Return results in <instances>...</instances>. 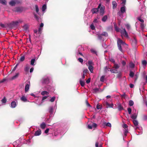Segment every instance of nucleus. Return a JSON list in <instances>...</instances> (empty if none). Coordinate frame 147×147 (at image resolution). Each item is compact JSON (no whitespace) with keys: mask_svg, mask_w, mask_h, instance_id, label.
Returning a JSON list of instances; mask_svg holds the SVG:
<instances>
[{"mask_svg":"<svg viewBox=\"0 0 147 147\" xmlns=\"http://www.w3.org/2000/svg\"><path fill=\"white\" fill-rule=\"evenodd\" d=\"M88 71L87 69H84L83 71V74L86 75V74L87 73V72Z\"/></svg>","mask_w":147,"mask_h":147,"instance_id":"45","label":"nucleus"},{"mask_svg":"<svg viewBox=\"0 0 147 147\" xmlns=\"http://www.w3.org/2000/svg\"><path fill=\"white\" fill-rule=\"evenodd\" d=\"M117 43L119 49L121 51H122L121 45H126L125 43L120 39L118 38L117 41Z\"/></svg>","mask_w":147,"mask_h":147,"instance_id":"2","label":"nucleus"},{"mask_svg":"<svg viewBox=\"0 0 147 147\" xmlns=\"http://www.w3.org/2000/svg\"><path fill=\"white\" fill-rule=\"evenodd\" d=\"M35 10L36 12L39 15V13L38 12L39 11V8L38 6L37 5H35Z\"/></svg>","mask_w":147,"mask_h":147,"instance_id":"24","label":"nucleus"},{"mask_svg":"<svg viewBox=\"0 0 147 147\" xmlns=\"http://www.w3.org/2000/svg\"><path fill=\"white\" fill-rule=\"evenodd\" d=\"M138 112L136 113H135L131 116V118L133 119H135L136 118L137 116Z\"/></svg>","mask_w":147,"mask_h":147,"instance_id":"12","label":"nucleus"},{"mask_svg":"<svg viewBox=\"0 0 147 147\" xmlns=\"http://www.w3.org/2000/svg\"><path fill=\"white\" fill-rule=\"evenodd\" d=\"M105 76H102L100 78V81L101 82H103L104 81Z\"/></svg>","mask_w":147,"mask_h":147,"instance_id":"37","label":"nucleus"},{"mask_svg":"<svg viewBox=\"0 0 147 147\" xmlns=\"http://www.w3.org/2000/svg\"><path fill=\"white\" fill-rule=\"evenodd\" d=\"M125 6H123L121 8L120 11L119 12L118 14L120 16H121L122 15V14L125 12Z\"/></svg>","mask_w":147,"mask_h":147,"instance_id":"5","label":"nucleus"},{"mask_svg":"<svg viewBox=\"0 0 147 147\" xmlns=\"http://www.w3.org/2000/svg\"><path fill=\"white\" fill-rule=\"evenodd\" d=\"M18 75H19V74L17 73L15 76H13L12 77V79H14L16 78H17L18 76Z\"/></svg>","mask_w":147,"mask_h":147,"instance_id":"43","label":"nucleus"},{"mask_svg":"<svg viewBox=\"0 0 147 147\" xmlns=\"http://www.w3.org/2000/svg\"><path fill=\"white\" fill-rule=\"evenodd\" d=\"M97 126V125L96 123H93L92 125H88V127L89 129H94Z\"/></svg>","mask_w":147,"mask_h":147,"instance_id":"8","label":"nucleus"},{"mask_svg":"<svg viewBox=\"0 0 147 147\" xmlns=\"http://www.w3.org/2000/svg\"><path fill=\"white\" fill-rule=\"evenodd\" d=\"M134 104V102L132 100H130L129 102V105L130 106H132Z\"/></svg>","mask_w":147,"mask_h":147,"instance_id":"31","label":"nucleus"},{"mask_svg":"<svg viewBox=\"0 0 147 147\" xmlns=\"http://www.w3.org/2000/svg\"><path fill=\"white\" fill-rule=\"evenodd\" d=\"M30 68V66L28 64L26 65L24 68V71L26 72H28L29 71V69Z\"/></svg>","mask_w":147,"mask_h":147,"instance_id":"9","label":"nucleus"},{"mask_svg":"<svg viewBox=\"0 0 147 147\" xmlns=\"http://www.w3.org/2000/svg\"><path fill=\"white\" fill-rule=\"evenodd\" d=\"M133 123L134 125L136 126L138 125V121L136 120H134L133 121Z\"/></svg>","mask_w":147,"mask_h":147,"instance_id":"22","label":"nucleus"},{"mask_svg":"<svg viewBox=\"0 0 147 147\" xmlns=\"http://www.w3.org/2000/svg\"><path fill=\"white\" fill-rule=\"evenodd\" d=\"M18 64H17L14 67L13 69V71H14L16 69L17 66H18Z\"/></svg>","mask_w":147,"mask_h":147,"instance_id":"58","label":"nucleus"},{"mask_svg":"<svg viewBox=\"0 0 147 147\" xmlns=\"http://www.w3.org/2000/svg\"><path fill=\"white\" fill-rule=\"evenodd\" d=\"M115 30L117 32H118L119 31L120 29L119 28L117 27V26H115Z\"/></svg>","mask_w":147,"mask_h":147,"instance_id":"49","label":"nucleus"},{"mask_svg":"<svg viewBox=\"0 0 147 147\" xmlns=\"http://www.w3.org/2000/svg\"><path fill=\"white\" fill-rule=\"evenodd\" d=\"M30 85L29 84H26L25 86V92H27L29 89Z\"/></svg>","mask_w":147,"mask_h":147,"instance_id":"17","label":"nucleus"},{"mask_svg":"<svg viewBox=\"0 0 147 147\" xmlns=\"http://www.w3.org/2000/svg\"><path fill=\"white\" fill-rule=\"evenodd\" d=\"M49 79L47 76L44 77L41 80V83L43 84H47L49 82Z\"/></svg>","mask_w":147,"mask_h":147,"instance_id":"4","label":"nucleus"},{"mask_svg":"<svg viewBox=\"0 0 147 147\" xmlns=\"http://www.w3.org/2000/svg\"><path fill=\"white\" fill-rule=\"evenodd\" d=\"M23 28L25 30H27L28 28V25H25L23 26Z\"/></svg>","mask_w":147,"mask_h":147,"instance_id":"52","label":"nucleus"},{"mask_svg":"<svg viewBox=\"0 0 147 147\" xmlns=\"http://www.w3.org/2000/svg\"><path fill=\"white\" fill-rule=\"evenodd\" d=\"M34 16L35 18L36 19V20H38L39 18H38V16L36 14H34Z\"/></svg>","mask_w":147,"mask_h":147,"instance_id":"57","label":"nucleus"},{"mask_svg":"<svg viewBox=\"0 0 147 147\" xmlns=\"http://www.w3.org/2000/svg\"><path fill=\"white\" fill-rule=\"evenodd\" d=\"M111 72L114 73H117V71L116 69H112L110 70Z\"/></svg>","mask_w":147,"mask_h":147,"instance_id":"26","label":"nucleus"},{"mask_svg":"<svg viewBox=\"0 0 147 147\" xmlns=\"http://www.w3.org/2000/svg\"><path fill=\"white\" fill-rule=\"evenodd\" d=\"M42 28L41 27H40L39 28L38 30V32L40 34V33L41 32V30H42Z\"/></svg>","mask_w":147,"mask_h":147,"instance_id":"55","label":"nucleus"},{"mask_svg":"<svg viewBox=\"0 0 147 147\" xmlns=\"http://www.w3.org/2000/svg\"><path fill=\"white\" fill-rule=\"evenodd\" d=\"M55 99V96L53 97L50 100V101L51 102H53L54 101Z\"/></svg>","mask_w":147,"mask_h":147,"instance_id":"40","label":"nucleus"},{"mask_svg":"<svg viewBox=\"0 0 147 147\" xmlns=\"http://www.w3.org/2000/svg\"><path fill=\"white\" fill-rule=\"evenodd\" d=\"M108 18V17L107 15H105L102 18V20L103 22L106 21Z\"/></svg>","mask_w":147,"mask_h":147,"instance_id":"21","label":"nucleus"},{"mask_svg":"<svg viewBox=\"0 0 147 147\" xmlns=\"http://www.w3.org/2000/svg\"><path fill=\"white\" fill-rule=\"evenodd\" d=\"M53 107H50L49 109V113H51V114H52L53 113Z\"/></svg>","mask_w":147,"mask_h":147,"instance_id":"27","label":"nucleus"},{"mask_svg":"<svg viewBox=\"0 0 147 147\" xmlns=\"http://www.w3.org/2000/svg\"><path fill=\"white\" fill-rule=\"evenodd\" d=\"M0 3L4 5H6L7 2L5 0H0Z\"/></svg>","mask_w":147,"mask_h":147,"instance_id":"15","label":"nucleus"},{"mask_svg":"<svg viewBox=\"0 0 147 147\" xmlns=\"http://www.w3.org/2000/svg\"><path fill=\"white\" fill-rule=\"evenodd\" d=\"M110 61L111 62L113 63L114 64L115 63V60L112 58H111L110 59Z\"/></svg>","mask_w":147,"mask_h":147,"instance_id":"54","label":"nucleus"},{"mask_svg":"<svg viewBox=\"0 0 147 147\" xmlns=\"http://www.w3.org/2000/svg\"><path fill=\"white\" fill-rule=\"evenodd\" d=\"M118 108L119 111H121L123 109V107L120 103H118Z\"/></svg>","mask_w":147,"mask_h":147,"instance_id":"16","label":"nucleus"},{"mask_svg":"<svg viewBox=\"0 0 147 147\" xmlns=\"http://www.w3.org/2000/svg\"><path fill=\"white\" fill-rule=\"evenodd\" d=\"M90 78H89L88 80H87L86 81V82L87 84L89 83L90 81Z\"/></svg>","mask_w":147,"mask_h":147,"instance_id":"62","label":"nucleus"},{"mask_svg":"<svg viewBox=\"0 0 147 147\" xmlns=\"http://www.w3.org/2000/svg\"><path fill=\"white\" fill-rule=\"evenodd\" d=\"M129 67L131 68H133L134 66V64L132 63H131L129 64Z\"/></svg>","mask_w":147,"mask_h":147,"instance_id":"34","label":"nucleus"},{"mask_svg":"<svg viewBox=\"0 0 147 147\" xmlns=\"http://www.w3.org/2000/svg\"><path fill=\"white\" fill-rule=\"evenodd\" d=\"M113 7V9H115L117 6V3L115 1L112 2Z\"/></svg>","mask_w":147,"mask_h":147,"instance_id":"20","label":"nucleus"},{"mask_svg":"<svg viewBox=\"0 0 147 147\" xmlns=\"http://www.w3.org/2000/svg\"><path fill=\"white\" fill-rule=\"evenodd\" d=\"M80 84H81V86H84L85 85L84 82V81H82L81 80H80Z\"/></svg>","mask_w":147,"mask_h":147,"instance_id":"29","label":"nucleus"},{"mask_svg":"<svg viewBox=\"0 0 147 147\" xmlns=\"http://www.w3.org/2000/svg\"><path fill=\"white\" fill-rule=\"evenodd\" d=\"M127 111H128V113L129 114H131V109L130 108H128Z\"/></svg>","mask_w":147,"mask_h":147,"instance_id":"39","label":"nucleus"},{"mask_svg":"<svg viewBox=\"0 0 147 147\" xmlns=\"http://www.w3.org/2000/svg\"><path fill=\"white\" fill-rule=\"evenodd\" d=\"M126 0H122V4H125L126 3Z\"/></svg>","mask_w":147,"mask_h":147,"instance_id":"64","label":"nucleus"},{"mask_svg":"<svg viewBox=\"0 0 147 147\" xmlns=\"http://www.w3.org/2000/svg\"><path fill=\"white\" fill-rule=\"evenodd\" d=\"M49 128L47 129L45 131V133L46 134H47L49 132Z\"/></svg>","mask_w":147,"mask_h":147,"instance_id":"59","label":"nucleus"},{"mask_svg":"<svg viewBox=\"0 0 147 147\" xmlns=\"http://www.w3.org/2000/svg\"><path fill=\"white\" fill-rule=\"evenodd\" d=\"M145 26V25L143 24V23H142L141 24L140 27L143 30Z\"/></svg>","mask_w":147,"mask_h":147,"instance_id":"32","label":"nucleus"},{"mask_svg":"<svg viewBox=\"0 0 147 147\" xmlns=\"http://www.w3.org/2000/svg\"><path fill=\"white\" fill-rule=\"evenodd\" d=\"M147 62L145 60H144L142 61V64L143 65L145 66L146 65Z\"/></svg>","mask_w":147,"mask_h":147,"instance_id":"38","label":"nucleus"},{"mask_svg":"<svg viewBox=\"0 0 147 147\" xmlns=\"http://www.w3.org/2000/svg\"><path fill=\"white\" fill-rule=\"evenodd\" d=\"M35 61V59H32L31 62L30 64L32 65H34V63Z\"/></svg>","mask_w":147,"mask_h":147,"instance_id":"25","label":"nucleus"},{"mask_svg":"<svg viewBox=\"0 0 147 147\" xmlns=\"http://www.w3.org/2000/svg\"><path fill=\"white\" fill-rule=\"evenodd\" d=\"M88 69L92 73L93 71V67L92 66L93 65V62L91 61H89L88 62Z\"/></svg>","mask_w":147,"mask_h":147,"instance_id":"3","label":"nucleus"},{"mask_svg":"<svg viewBox=\"0 0 147 147\" xmlns=\"http://www.w3.org/2000/svg\"><path fill=\"white\" fill-rule=\"evenodd\" d=\"M138 19L142 23H143L144 22V21L143 20L141 19L140 18H138Z\"/></svg>","mask_w":147,"mask_h":147,"instance_id":"47","label":"nucleus"},{"mask_svg":"<svg viewBox=\"0 0 147 147\" xmlns=\"http://www.w3.org/2000/svg\"><path fill=\"white\" fill-rule=\"evenodd\" d=\"M49 94V92L47 91H43L41 93V94L42 95H48Z\"/></svg>","mask_w":147,"mask_h":147,"instance_id":"23","label":"nucleus"},{"mask_svg":"<svg viewBox=\"0 0 147 147\" xmlns=\"http://www.w3.org/2000/svg\"><path fill=\"white\" fill-rule=\"evenodd\" d=\"M102 35L105 36H108V34L107 32H104L102 33Z\"/></svg>","mask_w":147,"mask_h":147,"instance_id":"36","label":"nucleus"},{"mask_svg":"<svg viewBox=\"0 0 147 147\" xmlns=\"http://www.w3.org/2000/svg\"><path fill=\"white\" fill-rule=\"evenodd\" d=\"M78 60V61L81 63H82L83 62V59L81 58H79Z\"/></svg>","mask_w":147,"mask_h":147,"instance_id":"53","label":"nucleus"},{"mask_svg":"<svg viewBox=\"0 0 147 147\" xmlns=\"http://www.w3.org/2000/svg\"><path fill=\"white\" fill-rule=\"evenodd\" d=\"M18 0H11L9 2V4L11 6H14L17 3H18Z\"/></svg>","mask_w":147,"mask_h":147,"instance_id":"7","label":"nucleus"},{"mask_svg":"<svg viewBox=\"0 0 147 147\" xmlns=\"http://www.w3.org/2000/svg\"><path fill=\"white\" fill-rule=\"evenodd\" d=\"M22 21L20 20H19L18 21H16L14 23L16 24H17L19 23H21Z\"/></svg>","mask_w":147,"mask_h":147,"instance_id":"56","label":"nucleus"},{"mask_svg":"<svg viewBox=\"0 0 147 147\" xmlns=\"http://www.w3.org/2000/svg\"><path fill=\"white\" fill-rule=\"evenodd\" d=\"M48 96H45L43 97H42V100H44L45 99H46L48 97Z\"/></svg>","mask_w":147,"mask_h":147,"instance_id":"60","label":"nucleus"},{"mask_svg":"<svg viewBox=\"0 0 147 147\" xmlns=\"http://www.w3.org/2000/svg\"><path fill=\"white\" fill-rule=\"evenodd\" d=\"M20 99L23 102H25L27 101V100L26 97L24 96H22L21 97Z\"/></svg>","mask_w":147,"mask_h":147,"instance_id":"18","label":"nucleus"},{"mask_svg":"<svg viewBox=\"0 0 147 147\" xmlns=\"http://www.w3.org/2000/svg\"><path fill=\"white\" fill-rule=\"evenodd\" d=\"M90 27L91 29L92 30H94L95 28V26H94L93 24H92L90 26Z\"/></svg>","mask_w":147,"mask_h":147,"instance_id":"33","label":"nucleus"},{"mask_svg":"<svg viewBox=\"0 0 147 147\" xmlns=\"http://www.w3.org/2000/svg\"><path fill=\"white\" fill-rule=\"evenodd\" d=\"M105 124L107 126H109L110 127H111V123H105Z\"/></svg>","mask_w":147,"mask_h":147,"instance_id":"44","label":"nucleus"},{"mask_svg":"<svg viewBox=\"0 0 147 147\" xmlns=\"http://www.w3.org/2000/svg\"><path fill=\"white\" fill-rule=\"evenodd\" d=\"M16 106V103L14 101H13L11 102V107L12 108H15Z\"/></svg>","mask_w":147,"mask_h":147,"instance_id":"10","label":"nucleus"},{"mask_svg":"<svg viewBox=\"0 0 147 147\" xmlns=\"http://www.w3.org/2000/svg\"><path fill=\"white\" fill-rule=\"evenodd\" d=\"M123 127L124 128H126L127 127V125L126 124H124L123 125Z\"/></svg>","mask_w":147,"mask_h":147,"instance_id":"63","label":"nucleus"},{"mask_svg":"<svg viewBox=\"0 0 147 147\" xmlns=\"http://www.w3.org/2000/svg\"><path fill=\"white\" fill-rule=\"evenodd\" d=\"M120 32L122 35H124L125 37H126L127 38H129L128 33L126 31L125 28L123 29L122 30H121Z\"/></svg>","mask_w":147,"mask_h":147,"instance_id":"6","label":"nucleus"},{"mask_svg":"<svg viewBox=\"0 0 147 147\" xmlns=\"http://www.w3.org/2000/svg\"><path fill=\"white\" fill-rule=\"evenodd\" d=\"M46 126V125L45 123L43 122L40 125V127L42 129H45Z\"/></svg>","mask_w":147,"mask_h":147,"instance_id":"14","label":"nucleus"},{"mask_svg":"<svg viewBox=\"0 0 147 147\" xmlns=\"http://www.w3.org/2000/svg\"><path fill=\"white\" fill-rule=\"evenodd\" d=\"M47 9V6L46 4H44L42 6V11L44 12V13L46 9Z\"/></svg>","mask_w":147,"mask_h":147,"instance_id":"19","label":"nucleus"},{"mask_svg":"<svg viewBox=\"0 0 147 147\" xmlns=\"http://www.w3.org/2000/svg\"><path fill=\"white\" fill-rule=\"evenodd\" d=\"M119 66L118 64L116 63H115L113 67L116 69H118L119 68Z\"/></svg>","mask_w":147,"mask_h":147,"instance_id":"30","label":"nucleus"},{"mask_svg":"<svg viewBox=\"0 0 147 147\" xmlns=\"http://www.w3.org/2000/svg\"><path fill=\"white\" fill-rule=\"evenodd\" d=\"M96 108L98 109H101V106L100 105H97Z\"/></svg>","mask_w":147,"mask_h":147,"instance_id":"48","label":"nucleus"},{"mask_svg":"<svg viewBox=\"0 0 147 147\" xmlns=\"http://www.w3.org/2000/svg\"><path fill=\"white\" fill-rule=\"evenodd\" d=\"M21 11V9L20 8L17 7L16 8V11L17 12L20 11Z\"/></svg>","mask_w":147,"mask_h":147,"instance_id":"46","label":"nucleus"},{"mask_svg":"<svg viewBox=\"0 0 147 147\" xmlns=\"http://www.w3.org/2000/svg\"><path fill=\"white\" fill-rule=\"evenodd\" d=\"M99 11L98 8H94L91 10V12L93 14L96 13L98 12Z\"/></svg>","mask_w":147,"mask_h":147,"instance_id":"11","label":"nucleus"},{"mask_svg":"<svg viewBox=\"0 0 147 147\" xmlns=\"http://www.w3.org/2000/svg\"><path fill=\"white\" fill-rule=\"evenodd\" d=\"M25 57L24 56H21L20 58V61H23L24 60Z\"/></svg>","mask_w":147,"mask_h":147,"instance_id":"41","label":"nucleus"},{"mask_svg":"<svg viewBox=\"0 0 147 147\" xmlns=\"http://www.w3.org/2000/svg\"><path fill=\"white\" fill-rule=\"evenodd\" d=\"M98 8L99 9V12L100 15L102 16L105 13V6L100 3L98 5Z\"/></svg>","mask_w":147,"mask_h":147,"instance_id":"1","label":"nucleus"},{"mask_svg":"<svg viewBox=\"0 0 147 147\" xmlns=\"http://www.w3.org/2000/svg\"><path fill=\"white\" fill-rule=\"evenodd\" d=\"M41 133V130L40 129H38L35 132L34 134V135L35 136H38L40 135Z\"/></svg>","mask_w":147,"mask_h":147,"instance_id":"13","label":"nucleus"},{"mask_svg":"<svg viewBox=\"0 0 147 147\" xmlns=\"http://www.w3.org/2000/svg\"><path fill=\"white\" fill-rule=\"evenodd\" d=\"M134 76V73L132 71H130V74H129V76L130 77H133Z\"/></svg>","mask_w":147,"mask_h":147,"instance_id":"42","label":"nucleus"},{"mask_svg":"<svg viewBox=\"0 0 147 147\" xmlns=\"http://www.w3.org/2000/svg\"><path fill=\"white\" fill-rule=\"evenodd\" d=\"M125 26L128 30H129L130 29V26L129 24H126L125 25Z\"/></svg>","mask_w":147,"mask_h":147,"instance_id":"28","label":"nucleus"},{"mask_svg":"<svg viewBox=\"0 0 147 147\" xmlns=\"http://www.w3.org/2000/svg\"><path fill=\"white\" fill-rule=\"evenodd\" d=\"M107 105H108V107L112 108L113 107V104H108Z\"/></svg>","mask_w":147,"mask_h":147,"instance_id":"51","label":"nucleus"},{"mask_svg":"<svg viewBox=\"0 0 147 147\" xmlns=\"http://www.w3.org/2000/svg\"><path fill=\"white\" fill-rule=\"evenodd\" d=\"M128 132V130L127 129H125L124 131V135L126 136L127 135V134Z\"/></svg>","mask_w":147,"mask_h":147,"instance_id":"50","label":"nucleus"},{"mask_svg":"<svg viewBox=\"0 0 147 147\" xmlns=\"http://www.w3.org/2000/svg\"><path fill=\"white\" fill-rule=\"evenodd\" d=\"M1 101L2 103H5L6 102V99L4 98L1 100Z\"/></svg>","mask_w":147,"mask_h":147,"instance_id":"35","label":"nucleus"},{"mask_svg":"<svg viewBox=\"0 0 147 147\" xmlns=\"http://www.w3.org/2000/svg\"><path fill=\"white\" fill-rule=\"evenodd\" d=\"M98 22V20L96 19H95L93 21V22L94 23H97V22Z\"/></svg>","mask_w":147,"mask_h":147,"instance_id":"61","label":"nucleus"}]
</instances>
